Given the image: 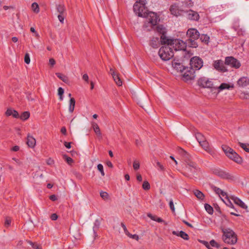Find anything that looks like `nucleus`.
<instances>
[{
  "label": "nucleus",
  "instance_id": "nucleus-54",
  "mask_svg": "<svg viewBox=\"0 0 249 249\" xmlns=\"http://www.w3.org/2000/svg\"><path fill=\"white\" fill-rule=\"evenodd\" d=\"M133 168L135 170H137L140 168V163L137 160H135L133 163Z\"/></svg>",
  "mask_w": 249,
  "mask_h": 249
},
{
  "label": "nucleus",
  "instance_id": "nucleus-1",
  "mask_svg": "<svg viewBox=\"0 0 249 249\" xmlns=\"http://www.w3.org/2000/svg\"><path fill=\"white\" fill-rule=\"evenodd\" d=\"M146 0H137L133 5V10L136 15L142 18H147L148 22L152 25L157 23L158 18L154 12H149L146 7Z\"/></svg>",
  "mask_w": 249,
  "mask_h": 249
},
{
  "label": "nucleus",
  "instance_id": "nucleus-56",
  "mask_svg": "<svg viewBox=\"0 0 249 249\" xmlns=\"http://www.w3.org/2000/svg\"><path fill=\"white\" fill-rule=\"evenodd\" d=\"M63 157L66 160L68 164H70L73 162V160L71 158L68 157L66 155H64Z\"/></svg>",
  "mask_w": 249,
  "mask_h": 249
},
{
  "label": "nucleus",
  "instance_id": "nucleus-4",
  "mask_svg": "<svg viewBox=\"0 0 249 249\" xmlns=\"http://www.w3.org/2000/svg\"><path fill=\"white\" fill-rule=\"evenodd\" d=\"M222 149L225 155L229 159L237 163H241L242 162V158L231 148L227 145H222Z\"/></svg>",
  "mask_w": 249,
  "mask_h": 249
},
{
  "label": "nucleus",
  "instance_id": "nucleus-39",
  "mask_svg": "<svg viewBox=\"0 0 249 249\" xmlns=\"http://www.w3.org/2000/svg\"><path fill=\"white\" fill-rule=\"evenodd\" d=\"M239 146L242 148L246 152H249V144L244 143L241 142H238Z\"/></svg>",
  "mask_w": 249,
  "mask_h": 249
},
{
  "label": "nucleus",
  "instance_id": "nucleus-27",
  "mask_svg": "<svg viewBox=\"0 0 249 249\" xmlns=\"http://www.w3.org/2000/svg\"><path fill=\"white\" fill-rule=\"evenodd\" d=\"M194 194L199 200H203L205 196L204 194L198 190H194Z\"/></svg>",
  "mask_w": 249,
  "mask_h": 249
},
{
  "label": "nucleus",
  "instance_id": "nucleus-34",
  "mask_svg": "<svg viewBox=\"0 0 249 249\" xmlns=\"http://www.w3.org/2000/svg\"><path fill=\"white\" fill-rule=\"evenodd\" d=\"M142 100H139L138 101V104H139L141 107L144 108L146 105V102L148 101V99L147 97L142 98Z\"/></svg>",
  "mask_w": 249,
  "mask_h": 249
},
{
  "label": "nucleus",
  "instance_id": "nucleus-38",
  "mask_svg": "<svg viewBox=\"0 0 249 249\" xmlns=\"http://www.w3.org/2000/svg\"><path fill=\"white\" fill-rule=\"evenodd\" d=\"M196 138L198 142H199L204 141L205 139V138L203 135L199 132H197L196 133Z\"/></svg>",
  "mask_w": 249,
  "mask_h": 249
},
{
  "label": "nucleus",
  "instance_id": "nucleus-52",
  "mask_svg": "<svg viewBox=\"0 0 249 249\" xmlns=\"http://www.w3.org/2000/svg\"><path fill=\"white\" fill-rule=\"evenodd\" d=\"M100 196L104 200H107L108 197V194L106 192H100Z\"/></svg>",
  "mask_w": 249,
  "mask_h": 249
},
{
  "label": "nucleus",
  "instance_id": "nucleus-58",
  "mask_svg": "<svg viewBox=\"0 0 249 249\" xmlns=\"http://www.w3.org/2000/svg\"><path fill=\"white\" fill-rule=\"evenodd\" d=\"M169 206H170V208L172 212L173 213H174L175 211V207H174V205L173 201L172 200H171L169 201Z\"/></svg>",
  "mask_w": 249,
  "mask_h": 249
},
{
  "label": "nucleus",
  "instance_id": "nucleus-62",
  "mask_svg": "<svg viewBox=\"0 0 249 249\" xmlns=\"http://www.w3.org/2000/svg\"><path fill=\"white\" fill-rule=\"evenodd\" d=\"M49 198L53 201H54L57 199V197L55 195H52L50 196Z\"/></svg>",
  "mask_w": 249,
  "mask_h": 249
},
{
  "label": "nucleus",
  "instance_id": "nucleus-9",
  "mask_svg": "<svg viewBox=\"0 0 249 249\" xmlns=\"http://www.w3.org/2000/svg\"><path fill=\"white\" fill-rule=\"evenodd\" d=\"M213 173L223 179L233 180L234 177L228 172H226L219 168H215L213 170Z\"/></svg>",
  "mask_w": 249,
  "mask_h": 249
},
{
  "label": "nucleus",
  "instance_id": "nucleus-47",
  "mask_svg": "<svg viewBox=\"0 0 249 249\" xmlns=\"http://www.w3.org/2000/svg\"><path fill=\"white\" fill-rule=\"evenodd\" d=\"M64 90L62 88H59L58 89V95L59 96V99L62 101L63 100V94H64Z\"/></svg>",
  "mask_w": 249,
  "mask_h": 249
},
{
  "label": "nucleus",
  "instance_id": "nucleus-46",
  "mask_svg": "<svg viewBox=\"0 0 249 249\" xmlns=\"http://www.w3.org/2000/svg\"><path fill=\"white\" fill-rule=\"evenodd\" d=\"M142 188L144 190H148L150 188V185L149 183L147 181H144L142 184Z\"/></svg>",
  "mask_w": 249,
  "mask_h": 249
},
{
  "label": "nucleus",
  "instance_id": "nucleus-29",
  "mask_svg": "<svg viewBox=\"0 0 249 249\" xmlns=\"http://www.w3.org/2000/svg\"><path fill=\"white\" fill-rule=\"evenodd\" d=\"M150 44L153 48H157L160 45L159 38L157 37L153 38V39L151 40Z\"/></svg>",
  "mask_w": 249,
  "mask_h": 249
},
{
  "label": "nucleus",
  "instance_id": "nucleus-2",
  "mask_svg": "<svg viewBox=\"0 0 249 249\" xmlns=\"http://www.w3.org/2000/svg\"><path fill=\"white\" fill-rule=\"evenodd\" d=\"M190 65L187 72L183 75V81L193 80L196 76L195 71L200 70L203 67V61L199 56H195L191 58Z\"/></svg>",
  "mask_w": 249,
  "mask_h": 249
},
{
  "label": "nucleus",
  "instance_id": "nucleus-10",
  "mask_svg": "<svg viewBox=\"0 0 249 249\" xmlns=\"http://www.w3.org/2000/svg\"><path fill=\"white\" fill-rule=\"evenodd\" d=\"M172 65L175 69L182 73V75L187 72L188 70V67L182 65V63L179 62L178 60H176L174 59L172 62Z\"/></svg>",
  "mask_w": 249,
  "mask_h": 249
},
{
  "label": "nucleus",
  "instance_id": "nucleus-13",
  "mask_svg": "<svg viewBox=\"0 0 249 249\" xmlns=\"http://www.w3.org/2000/svg\"><path fill=\"white\" fill-rule=\"evenodd\" d=\"M186 35L189 37V39H193L195 40L198 39L200 36L199 32L195 28L189 29L187 31Z\"/></svg>",
  "mask_w": 249,
  "mask_h": 249
},
{
  "label": "nucleus",
  "instance_id": "nucleus-6",
  "mask_svg": "<svg viewBox=\"0 0 249 249\" xmlns=\"http://www.w3.org/2000/svg\"><path fill=\"white\" fill-rule=\"evenodd\" d=\"M159 55L163 61H167L174 56V52L172 49L169 46L161 47L159 51Z\"/></svg>",
  "mask_w": 249,
  "mask_h": 249
},
{
  "label": "nucleus",
  "instance_id": "nucleus-19",
  "mask_svg": "<svg viewBox=\"0 0 249 249\" xmlns=\"http://www.w3.org/2000/svg\"><path fill=\"white\" fill-rule=\"evenodd\" d=\"M231 198L235 204H237L241 208L244 209H247L248 208V206L239 198L232 196Z\"/></svg>",
  "mask_w": 249,
  "mask_h": 249
},
{
  "label": "nucleus",
  "instance_id": "nucleus-15",
  "mask_svg": "<svg viewBox=\"0 0 249 249\" xmlns=\"http://www.w3.org/2000/svg\"><path fill=\"white\" fill-rule=\"evenodd\" d=\"M169 10L172 15L178 17L181 15L182 13L184 11L182 10L179 9L177 4H174L170 6Z\"/></svg>",
  "mask_w": 249,
  "mask_h": 249
},
{
  "label": "nucleus",
  "instance_id": "nucleus-41",
  "mask_svg": "<svg viewBox=\"0 0 249 249\" xmlns=\"http://www.w3.org/2000/svg\"><path fill=\"white\" fill-rule=\"evenodd\" d=\"M125 235H127L128 237L134 239L137 241H138L139 239V236L136 234H131L129 232V231H127L126 228H125Z\"/></svg>",
  "mask_w": 249,
  "mask_h": 249
},
{
  "label": "nucleus",
  "instance_id": "nucleus-12",
  "mask_svg": "<svg viewBox=\"0 0 249 249\" xmlns=\"http://www.w3.org/2000/svg\"><path fill=\"white\" fill-rule=\"evenodd\" d=\"M213 66L214 68L218 71L222 72L228 71V70L224 66L223 62L221 60L214 61Z\"/></svg>",
  "mask_w": 249,
  "mask_h": 249
},
{
  "label": "nucleus",
  "instance_id": "nucleus-30",
  "mask_svg": "<svg viewBox=\"0 0 249 249\" xmlns=\"http://www.w3.org/2000/svg\"><path fill=\"white\" fill-rule=\"evenodd\" d=\"M75 101L73 98H71L70 100V105L69 110L70 112L72 113L74 109Z\"/></svg>",
  "mask_w": 249,
  "mask_h": 249
},
{
  "label": "nucleus",
  "instance_id": "nucleus-7",
  "mask_svg": "<svg viewBox=\"0 0 249 249\" xmlns=\"http://www.w3.org/2000/svg\"><path fill=\"white\" fill-rule=\"evenodd\" d=\"M197 84L201 88H217L213 86L212 81L210 80L209 79L206 77H200L197 80Z\"/></svg>",
  "mask_w": 249,
  "mask_h": 249
},
{
  "label": "nucleus",
  "instance_id": "nucleus-23",
  "mask_svg": "<svg viewBox=\"0 0 249 249\" xmlns=\"http://www.w3.org/2000/svg\"><path fill=\"white\" fill-rule=\"evenodd\" d=\"M186 44V47L188 46L191 48H196L198 47L197 43L196 41V40L193 39H188L185 41Z\"/></svg>",
  "mask_w": 249,
  "mask_h": 249
},
{
  "label": "nucleus",
  "instance_id": "nucleus-17",
  "mask_svg": "<svg viewBox=\"0 0 249 249\" xmlns=\"http://www.w3.org/2000/svg\"><path fill=\"white\" fill-rule=\"evenodd\" d=\"M237 85L241 87H245L249 85V78L247 77L240 78L237 81Z\"/></svg>",
  "mask_w": 249,
  "mask_h": 249
},
{
  "label": "nucleus",
  "instance_id": "nucleus-36",
  "mask_svg": "<svg viewBox=\"0 0 249 249\" xmlns=\"http://www.w3.org/2000/svg\"><path fill=\"white\" fill-rule=\"evenodd\" d=\"M199 143L201 146V147L205 150H207L209 148V143L206 141V139L204 141L199 142Z\"/></svg>",
  "mask_w": 249,
  "mask_h": 249
},
{
  "label": "nucleus",
  "instance_id": "nucleus-59",
  "mask_svg": "<svg viewBox=\"0 0 249 249\" xmlns=\"http://www.w3.org/2000/svg\"><path fill=\"white\" fill-rule=\"evenodd\" d=\"M14 110H15L14 109H12L11 108H8L7 109L6 111L5 112V115L7 116H11V115L12 114L13 111Z\"/></svg>",
  "mask_w": 249,
  "mask_h": 249
},
{
  "label": "nucleus",
  "instance_id": "nucleus-57",
  "mask_svg": "<svg viewBox=\"0 0 249 249\" xmlns=\"http://www.w3.org/2000/svg\"><path fill=\"white\" fill-rule=\"evenodd\" d=\"M156 163V165L157 167H158L159 168V169L161 170V171H164V166H163V165H162L160 162L159 161H157L156 160H155Z\"/></svg>",
  "mask_w": 249,
  "mask_h": 249
},
{
  "label": "nucleus",
  "instance_id": "nucleus-18",
  "mask_svg": "<svg viewBox=\"0 0 249 249\" xmlns=\"http://www.w3.org/2000/svg\"><path fill=\"white\" fill-rule=\"evenodd\" d=\"M188 18L190 20L198 21L199 19V15L196 12L190 10Z\"/></svg>",
  "mask_w": 249,
  "mask_h": 249
},
{
  "label": "nucleus",
  "instance_id": "nucleus-44",
  "mask_svg": "<svg viewBox=\"0 0 249 249\" xmlns=\"http://www.w3.org/2000/svg\"><path fill=\"white\" fill-rule=\"evenodd\" d=\"M100 225V221L98 219H96L94 222V226L93 227V230L94 234L96 233V231L97 229H98Z\"/></svg>",
  "mask_w": 249,
  "mask_h": 249
},
{
  "label": "nucleus",
  "instance_id": "nucleus-40",
  "mask_svg": "<svg viewBox=\"0 0 249 249\" xmlns=\"http://www.w3.org/2000/svg\"><path fill=\"white\" fill-rule=\"evenodd\" d=\"M179 236L183 238L185 240H188L189 239V235L184 231H181L178 233Z\"/></svg>",
  "mask_w": 249,
  "mask_h": 249
},
{
  "label": "nucleus",
  "instance_id": "nucleus-49",
  "mask_svg": "<svg viewBox=\"0 0 249 249\" xmlns=\"http://www.w3.org/2000/svg\"><path fill=\"white\" fill-rule=\"evenodd\" d=\"M198 241L199 242L204 245L208 249H209L211 248L209 243L207 241L200 239H198Z\"/></svg>",
  "mask_w": 249,
  "mask_h": 249
},
{
  "label": "nucleus",
  "instance_id": "nucleus-64",
  "mask_svg": "<svg viewBox=\"0 0 249 249\" xmlns=\"http://www.w3.org/2000/svg\"><path fill=\"white\" fill-rule=\"evenodd\" d=\"M82 79L87 82H89V76L87 74H83Z\"/></svg>",
  "mask_w": 249,
  "mask_h": 249
},
{
  "label": "nucleus",
  "instance_id": "nucleus-55",
  "mask_svg": "<svg viewBox=\"0 0 249 249\" xmlns=\"http://www.w3.org/2000/svg\"><path fill=\"white\" fill-rule=\"evenodd\" d=\"M24 62L25 63L29 64L30 62V58L29 54L26 53L24 56Z\"/></svg>",
  "mask_w": 249,
  "mask_h": 249
},
{
  "label": "nucleus",
  "instance_id": "nucleus-5",
  "mask_svg": "<svg viewBox=\"0 0 249 249\" xmlns=\"http://www.w3.org/2000/svg\"><path fill=\"white\" fill-rule=\"evenodd\" d=\"M197 164L195 162H190L188 165H186L184 167V172L182 173L183 175L187 177L192 178H196L197 175V172L198 170Z\"/></svg>",
  "mask_w": 249,
  "mask_h": 249
},
{
  "label": "nucleus",
  "instance_id": "nucleus-8",
  "mask_svg": "<svg viewBox=\"0 0 249 249\" xmlns=\"http://www.w3.org/2000/svg\"><path fill=\"white\" fill-rule=\"evenodd\" d=\"M225 64L230 66L231 67L238 69L241 66V63L239 60L233 56H228L225 58Z\"/></svg>",
  "mask_w": 249,
  "mask_h": 249
},
{
  "label": "nucleus",
  "instance_id": "nucleus-63",
  "mask_svg": "<svg viewBox=\"0 0 249 249\" xmlns=\"http://www.w3.org/2000/svg\"><path fill=\"white\" fill-rule=\"evenodd\" d=\"M58 218V216L56 213H53L51 216V218L52 220H56Z\"/></svg>",
  "mask_w": 249,
  "mask_h": 249
},
{
  "label": "nucleus",
  "instance_id": "nucleus-31",
  "mask_svg": "<svg viewBox=\"0 0 249 249\" xmlns=\"http://www.w3.org/2000/svg\"><path fill=\"white\" fill-rule=\"evenodd\" d=\"M55 75L57 76V77H58L59 79H60L62 81H63L65 83H68L69 82V79L68 77H67L66 75L59 73L57 72L55 73Z\"/></svg>",
  "mask_w": 249,
  "mask_h": 249
},
{
  "label": "nucleus",
  "instance_id": "nucleus-43",
  "mask_svg": "<svg viewBox=\"0 0 249 249\" xmlns=\"http://www.w3.org/2000/svg\"><path fill=\"white\" fill-rule=\"evenodd\" d=\"M210 246L211 245L213 247L216 248L217 249L220 247V245L217 243L214 239H212L210 242Z\"/></svg>",
  "mask_w": 249,
  "mask_h": 249
},
{
  "label": "nucleus",
  "instance_id": "nucleus-60",
  "mask_svg": "<svg viewBox=\"0 0 249 249\" xmlns=\"http://www.w3.org/2000/svg\"><path fill=\"white\" fill-rule=\"evenodd\" d=\"M15 118H19V115L17 111L15 110L13 111L12 114L11 115Z\"/></svg>",
  "mask_w": 249,
  "mask_h": 249
},
{
  "label": "nucleus",
  "instance_id": "nucleus-3",
  "mask_svg": "<svg viewBox=\"0 0 249 249\" xmlns=\"http://www.w3.org/2000/svg\"><path fill=\"white\" fill-rule=\"evenodd\" d=\"M223 232L222 239L228 244L234 245L237 241V235L235 232L230 228L222 229Z\"/></svg>",
  "mask_w": 249,
  "mask_h": 249
},
{
  "label": "nucleus",
  "instance_id": "nucleus-33",
  "mask_svg": "<svg viewBox=\"0 0 249 249\" xmlns=\"http://www.w3.org/2000/svg\"><path fill=\"white\" fill-rule=\"evenodd\" d=\"M30 114L29 111H24L22 112L21 115H19V118L25 121L27 120L30 117Z\"/></svg>",
  "mask_w": 249,
  "mask_h": 249
},
{
  "label": "nucleus",
  "instance_id": "nucleus-20",
  "mask_svg": "<svg viewBox=\"0 0 249 249\" xmlns=\"http://www.w3.org/2000/svg\"><path fill=\"white\" fill-rule=\"evenodd\" d=\"M110 73L113 78L114 81L118 86H121L122 85V81H121L119 75L115 73L112 69L110 70Z\"/></svg>",
  "mask_w": 249,
  "mask_h": 249
},
{
  "label": "nucleus",
  "instance_id": "nucleus-22",
  "mask_svg": "<svg viewBox=\"0 0 249 249\" xmlns=\"http://www.w3.org/2000/svg\"><path fill=\"white\" fill-rule=\"evenodd\" d=\"M217 88L216 89H218V92H220L221 90H223L225 89H229L230 88H233L234 85L233 84L229 85L227 83H222L218 87H216Z\"/></svg>",
  "mask_w": 249,
  "mask_h": 249
},
{
  "label": "nucleus",
  "instance_id": "nucleus-53",
  "mask_svg": "<svg viewBox=\"0 0 249 249\" xmlns=\"http://www.w3.org/2000/svg\"><path fill=\"white\" fill-rule=\"evenodd\" d=\"M11 218L9 217H6L5 222H4V226L6 227H9L11 224Z\"/></svg>",
  "mask_w": 249,
  "mask_h": 249
},
{
  "label": "nucleus",
  "instance_id": "nucleus-35",
  "mask_svg": "<svg viewBox=\"0 0 249 249\" xmlns=\"http://www.w3.org/2000/svg\"><path fill=\"white\" fill-rule=\"evenodd\" d=\"M199 143L201 146V147L205 150H207L209 148V143L206 141V139L204 141L199 142Z\"/></svg>",
  "mask_w": 249,
  "mask_h": 249
},
{
  "label": "nucleus",
  "instance_id": "nucleus-61",
  "mask_svg": "<svg viewBox=\"0 0 249 249\" xmlns=\"http://www.w3.org/2000/svg\"><path fill=\"white\" fill-rule=\"evenodd\" d=\"M58 18L61 23H64V14H59L58 16Z\"/></svg>",
  "mask_w": 249,
  "mask_h": 249
},
{
  "label": "nucleus",
  "instance_id": "nucleus-16",
  "mask_svg": "<svg viewBox=\"0 0 249 249\" xmlns=\"http://www.w3.org/2000/svg\"><path fill=\"white\" fill-rule=\"evenodd\" d=\"M175 39L169 38L166 35L160 36V43L162 45L167 44V46L170 45L171 46H174V41Z\"/></svg>",
  "mask_w": 249,
  "mask_h": 249
},
{
  "label": "nucleus",
  "instance_id": "nucleus-24",
  "mask_svg": "<svg viewBox=\"0 0 249 249\" xmlns=\"http://www.w3.org/2000/svg\"><path fill=\"white\" fill-rule=\"evenodd\" d=\"M156 31L158 33L161 34V36L166 35V29L162 24L158 25L156 27Z\"/></svg>",
  "mask_w": 249,
  "mask_h": 249
},
{
  "label": "nucleus",
  "instance_id": "nucleus-50",
  "mask_svg": "<svg viewBox=\"0 0 249 249\" xmlns=\"http://www.w3.org/2000/svg\"><path fill=\"white\" fill-rule=\"evenodd\" d=\"M97 169L100 172L102 176H105L104 168H103V166L102 165V164H98Z\"/></svg>",
  "mask_w": 249,
  "mask_h": 249
},
{
  "label": "nucleus",
  "instance_id": "nucleus-42",
  "mask_svg": "<svg viewBox=\"0 0 249 249\" xmlns=\"http://www.w3.org/2000/svg\"><path fill=\"white\" fill-rule=\"evenodd\" d=\"M32 8L33 10L36 13H37L39 11V8L38 5L36 2H34L32 4Z\"/></svg>",
  "mask_w": 249,
  "mask_h": 249
},
{
  "label": "nucleus",
  "instance_id": "nucleus-11",
  "mask_svg": "<svg viewBox=\"0 0 249 249\" xmlns=\"http://www.w3.org/2000/svg\"><path fill=\"white\" fill-rule=\"evenodd\" d=\"M175 51L183 50L185 51L186 49V44L185 41L179 39H175L174 41V46Z\"/></svg>",
  "mask_w": 249,
  "mask_h": 249
},
{
  "label": "nucleus",
  "instance_id": "nucleus-32",
  "mask_svg": "<svg viewBox=\"0 0 249 249\" xmlns=\"http://www.w3.org/2000/svg\"><path fill=\"white\" fill-rule=\"evenodd\" d=\"M147 216L150 218L152 220L159 223L164 221L161 218L158 217L157 215H153L151 213H148Z\"/></svg>",
  "mask_w": 249,
  "mask_h": 249
},
{
  "label": "nucleus",
  "instance_id": "nucleus-21",
  "mask_svg": "<svg viewBox=\"0 0 249 249\" xmlns=\"http://www.w3.org/2000/svg\"><path fill=\"white\" fill-rule=\"evenodd\" d=\"M26 143L29 147L34 148L36 145V141L33 137L28 135Z\"/></svg>",
  "mask_w": 249,
  "mask_h": 249
},
{
  "label": "nucleus",
  "instance_id": "nucleus-26",
  "mask_svg": "<svg viewBox=\"0 0 249 249\" xmlns=\"http://www.w3.org/2000/svg\"><path fill=\"white\" fill-rule=\"evenodd\" d=\"M56 9L59 14H64L66 12L65 6L64 4H57Z\"/></svg>",
  "mask_w": 249,
  "mask_h": 249
},
{
  "label": "nucleus",
  "instance_id": "nucleus-45",
  "mask_svg": "<svg viewBox=\"0 0 249 249\" xmlns=\"http://www.w3.org/2000/svg\"><path fill=\"white\" fill-rule=\"evenodd\" d=\"M225 198L227 199V202L226 203V204L229 206V207H231L232 209H234L235 210V211L236 212H237V210H236L235 208H234V205L232 203V202L231 201V200H230L229 197L228 196H227L226 197H225Z\"/></svg>",
  "mask_w": 249,
  "mask_h": 249
},
{
  "label": "nucleus",
  "instance_id": "nucleus-14",
  "mask_svg": "<svg viewBox=\"0 0 249 249\" xmlns=\"http://www.w3.org/2000/svg\"><path fill=\"white\" fill-rule=\"evenodd\" d=\"M178 151L179 153L182 155L183 160L186 163V165H188L190 162H194L192 160L191 155L183 149L179 148Z\"/></svg>",
  "mask_w": 249,
  "mask_h": 249
},
{
  "label": "nucleus",
  "instance_id": "nucleus-25",
  "mask_svg": "<svg viewBox=\"0 0 249 249\" xmlns=\"http://www.w3.org/2000/svg\"><path fill=\"white\" fill-rule=\"evenodd\" d=\"M92 125L96 135L99 137H102L101 133L98 125L96 123L93 122L92 123Z\"/></svg>",
  "mask_w": 249,
  "mask_h": 249
},
{
  "label": "nucleus",
  "instance_id": "nucleus-48",
  "mask_svg": "<svg viewBox=\"0 0 249 249\" xmlns=\"http://www.w3.org/2000/svg\"><path fill=\"white\" fill-rule=\"evenodd\" d=\"M28 243L32 246V248L34 249H41V248L40 246L36 244L35 243H33L31 241H28Z\"/></svg>",
  "mask_w": 249,
  "mask_h": 249
},
{
  "label": "nucleus",
  "instance_id": "nucleus-51",
  "mask_svg": "<svg viewBox=\"0 0 249 249\" xmlns=\"http://www.w3.org/2000/svg\"><path fill=\"white\" fill-rule=\"evenodd\" d=\"M211 188L216 193V194L219 195H220V193H221V192L222 191L220 188L213 185L212 186Z\"/></svg>",
  "mask_w": 249,
  "mask_h": 249
},
{
  "label": "nucleus",
  "instance_id": "nucleus-37",
  "mask_svg": "<svg viewBox=\"0 0 249 249\" xmlns=\"http://www.w3.org/2000/svg\"><path fill=\"white\" fill-rule=\"evenodd\" d=\"M205 209L207 213L210 214H212L213 213V208L209 204L206 203L204 205Z\"/></svg>",
  "mask_w": 249,
  "mask_h": 249
},
{
  "label": "nucleus",
  "instance_id": "nucleus-28",
  "mask_svg": "<svg viewBox=\"0 0 249 249\" xmlns=\"http://www.w3.org/2000/svg\"><path fill=\"white\" fill-rule=\"evenodd\" d=\"M199 37L200 38V40L202 42L206 44H208L209 43L210 37L207 35H200V36Z\"/></svg>",
  "mask_w": 249,
  "mask_h": 249
}]
</instances>
